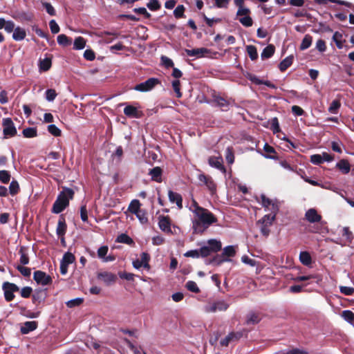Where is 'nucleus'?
<instances>
[{
  "instance_id": "f257e3e1",
  "label": "nucleus",
  "mask_w": 354,
  "mask_h": 354,
  "mask_svg": "<svg viewBox=\"0 0 354 354\" xmlns=\"http://www.w3.org/2000/svg\"><path fill=\"white\" fill-rule=\"evenodd\" d=\"M189 209L197 217V219L192 220L194 233H203L210 225L216 223L218 221L213 213L207 209L199 206L194 198H192V204L189 207Z\"/></svg>"
},
{
  "instance_id": "f03ea898",
  "label": "nucleus",
  "mask_w": 354,
  "mask_h": 354,
  "mask_svg": "<svg viewBox=\"0 0 354 354\" xmlns=\"http://www.w3.org/2000/svg\"><path fill=\"white\" fill-rule=\"evenodd\" d=\"M74 194L75 192L71 188L62 187V190L53 205L51 212L53 214H59L63 212L69 205L70 200L73 198Z\"/></svg>"
},
{
  "instance_id": "7ed1b4c3",
  "label": "nucleus",
  "mask_w": 354,
  "mask_h": 354,
  "mask_svg": "<svg viewBox=\"0 0 354 354\" xmlns=\"http://www.w3.org/2000/svg\"><path fill=\"white\" fill-rule=\"evenodd\" d=\"M229 306V304L224 299L210 300L203 306V310L207 313H214L217 311H225Z\"/></svg>"
},
{
  "instance_id": "20e7f679",
  "label": "nucleus",
  "mask_w": 354,
  "mask_h": 354,
  "mask_svg": "<svg viewBox=\"0 0 354 354\" xmlns=\"http://www.w3.org/2000/svg\"><path fill=\"white\" fill-rule=\"evenodd\" d=\"M160 84V81L156 77H150L146 81L136 84L133 89L139 92H148L155 88L156 86Z\"/></svg>"
},
{
  "instance_id": "39448f33",
  "label": "nucleus",
  "mask_w": 354,
  "mask_h": 354,
  "mask_svg": "<svg viewBox=\"0 0 354 354\" xmlns=\"http://www.w3.org/2000/svg\"><path fill=\"white\" fill-rule=\"evenodd\" d=\"M207 103L213 107L219 108L222 111H227L230 108V103L228 100L216 94H214L212 99L207 101Z\"/></svg>"
},
{
  "instance_id": "423d86ee",
  "label": "nucleus",
  "mask_w": 354,
  "mask_h": 354,
  "mask_svg": "<svg viewBox=\"0 0 354 354\" xmlns=\"http://www.w3.org/2000/svg\"><path fill=\"white\" fill-rule=\"evenodd\" d=\"M3 133L5 138L16 136L17 131L15 125L10 118H3L2 121Z\"/></svg>"
},
{
  "instance_id": "0eeeda50",
  "label": "nucleus",
  "mask_w": 354,
  "mask_h": 354,
  "mask_svg": "<svg viewBox=\"0 0 354 354\" xmlns=\"http://www.w3.org/2000/svg\"><path fill=\"white\" fill-rule=\"evenodd\" d=\"M4 298L6 301H11L15 298V292L19 291V288L13 283L6 281L2 285Z\"/></svg>"
},
{
  "instance_id": "6e6552de",
  "label": "nucleus",
  "mask_w": 354,
  "mask_h": 354,
  "mask_svg": "<svg viewBox=\"0 0 354 354\" xmlns=\"http://www.w3.org/2000/svg\"><path fill=\"white\" fill-rule=\"evenodd\" d=\"M33 279L36 281L37 283L41 284L42 286H47L53 282L51 277L41 270H37L34 272Z\"/></svg>"
},
{
  "instance_id": "1a4fd4ad",
  "label": "nucleus",
  "mask_w": 354,
  "mask_h": 354,
  "mask_svg": "<svg viewBox=\"0 0 354 354\" xmlns=\"http://www.w3.org/2000/svg\"><path fill=\"white\" fill-rule=\"evenodd\" d=\"M97 277L99 280L102 281L106 286L114 283L117 279L115 274L106 271L99 272Z\"/></svg>"
},
{
  "instance_id": "9d476101",
  "label": "nucleus",
  "mask_w": 354,
  "mask_h": 354,
  "mask_svg": "<svg viewBox=\"0 0 354 354\" xmlns=\"http://www.w3.org/2000/svg\"><path fill=\"white\" fill-rule=\"evenodd\" d=\"M198 179L200 182L205 185L207 189L212 194H214L216 189V185L214 180L210 176H205L203 174H201L198 176Z\"/></svg>"
},
{
  "instance_id": "9b49d317",
  "label": "nucleus",
  "mask_w": 354,
  "mask_h": 354,
  "mask_svg": "<svg viewBox=\"0 0 354 354\" xmlns=\"http://www.w3.org/2000/svg\"><path fill=\"white\" fill-rule=\"evenodd\" d=\"M242 336V332H231L224 339L221 340L220 344L223 346H227L230 342L239 340Z\"/></svg>"
},
{
  "instance_id": "f8f14e48",
  "label": "nucleus",
  "mask_w": 354,
  "mask_h": 354,
  "mask_svg": "<svg viewBox=\"0 0 354 354\" xmlns=\"http://www.w3.org/2000/svg\"><path fill=\"white\" fill-rule=\"evenodd\" d=\"M305 218L311 223H318L322 220V216L314 208H310L306 212Z\"/></svg>"
},
{
  "instance_id": "ddd939ff",
  "label": "nucleus",
  "mask_w": 354,
  "mask_h": 354,
  "mask_svg": "<svg viewBox=\"0 0 354 354\" xmlns=\"http://www.w3.org/2000/svg\"><path fill=\"white\" fill-rule=\"evenodd\" d=\"M124 113L131 118H140L142 116V113L133 105H127L124 109Z\"/></svg>"
},
{
  "instance_id": "4468645a",
  "label": "nucleus",
  "mask_w": 354,
  "mask_h": 354,
  "mask_svg": "<svg viewBox=\"0 0 354 354\" xmlns=\"http://www.w3.org/2000/svg\"><path fill=\"white\" fill-rule=\"evenodd\" d=\"M158 226L160 229L165 232H171V223L169 218L165 216H159Z\"/></svg>"
},
{
  "instance_id": "2eb2a0df",
  "label": "nucleus",
  "mask_w": 354,
  "mask_h": 354,
  "mask_svg": "<svg viewBox=\"0 0 354 354\" xmlns=\"http://www.w3.org/2000/svg\"><path fill=\"white\" fill-rule=\"evenodd\" d=\"M168 198L171 203L176 204L179 209L183 208V197L180 194L169 190L168 192Z\"/></svg>"
},
{
  "instance_id": "dca6fc26",
  "label": "nucleus",
  "mask_w": 354,
  "mask_h": 354,
  "mask_svg": "<svg viewBox=\"0 0 354 354\" xmlns=\"http://www.w3.org/2000/svg\"><path fill=\"white\" fill-rule=\"evenodd\" d=\"M208 162L211 167L221 171L223 173H225L226 170L223 165L222 158L215 156L209 157L208 159Z\"/></svg>"
},
{
  "instance_id": "f3484780",
  "label": "nucleus",
  "mask_w": 354,
  "mask_h": 354,
  "mask_svg": "<svg viewBox=\"0 0 354 354\" xmlns=\"http://www.w3.org/2000/svg\"><path fill=\"white\" fill-rule=\"evenodd\" d=\"M47 293L46 290L37 289L35 290L32 296V300L34 304H41L44 302L46 298Z\"/></svg>"
},
{
  "instance_id": "a211bd4d",
  "label": "nucleus",
  "mask_w": 354,
  "mask_h": 354,
  "mask_svg": "<svg viewBox=\"0 0 354 354\" xmlns=\"http://www.w3.org/2000/svg\"><path fill=\"white\" fill-rule=\"evenodd\" d=\"M185 52L189 57H201L205 53L209 52V50L205 48L185 49Z\"/></svg>"
},
{
  "instance_id": "6ab92c4d",
  "label": "nucleus",
  "mask_w": 354,
  "mask_h": 354,
  "mask_svg": "<svg viewBox=\"0 0 354 354\" xmlns=\"http://www.w3.org/2000/svg\"><path fill=\"white\" fill-rule=\"evenodd\" d=\"M162 173V170L160 167H155L149 170V175L151 176V178L152 180L156 181L157 183H161Z\"/></svg>"
},
{
  "instance_id": "aec40b11",
  "label": "nucleus",
  "mask_w": 354,
  "mask_h": 354,
  "mask_svg": "<svg viewBox=\"0 0 354 354\" xmlns=\"http://www.w3.org/2000/svg\"><path fill=\"white\" fill-rule=\"evenodd\" d=\"M66 229H67V225L66 223L65 218L62 215L59 217V218L58 220V223H57V227L56 229L57 235L58 236H64V234H66Z\"/></svg>"
},
{
  "instance_id": "412c9836",
  "label": "nucleus",
  "mask_w": 354,
  "mask_h": 354,
  "mask_svg": "<svg viewBox=\"0 0 354 354\" xmlns=\"http://www.w3.org/2000/svg\"><path fill=\"white\" fill-rule=\"evenodd\" d=\"M26 36V32L25 29L21 28L20 26H17L15 28V30L12 33V39L15 41H22L25 39Z\"/></svg>"
},
{
  "instance_id": "4be33fe9",
  "label": "nucleus",
  "mask_w": 354,
  "mask_h": 354,
  "mask_svg": "<svg viewBox=\"0 0 354 354\" xmlns=\"http://www.w3.org/2000/svg\"><path fill=\"white\" fill-rule=\"evenodd\" d=\"M37 327V323L36 322H26L24 325L21 327V333L22 334H28L31 331L35 330Z\"/></svg>"
},
{
  "instance_id": "5701e85b",
  "label": "nucleus",
  "mask_w": 354,
  "mask_h": 354,
  "mask_svg": "<svg viewBox=\"0 0 354 354\" xmlns=\"http://www.w3.org/2000/svg\"><path fill=\"white\" fill-rule=\"evenodd\" d=\"M261 317L258 313L250 312L247 315L245 323L247 325H254L261 321Z\"/></svg>"
},
{
  "instance_id": "b1692460",
  "label": "nucleus",
  "mask_w": 354,
  "mask_h": 354,
  "mask_svg": "<svg viewBox=\"0 0 354 354\" xmlns=\"http://www.w3.org/2000/svg\"><path fill=\"white\" fill-rule=\"evenodd\" d=\"M336 167L342 174H344L349 173V171L351 170V165H350L348 161L345 159H342L338 162H337Z\"/></svg>"
},
{
  "instance_id": "393cba45",
  "label": "nucleus",
  "mask_w": 354,
  "mask_h": 354,
  "mask_svg": "<svg viewBox=\"0 0 354 354\" xmlns=\"http://www.w3.org/2000/svg\"><path fill=\"white\" fill-rule=\"evenodd\" d=\"M207 245L208 246L212 253L220 251L222 248L221 242L214 239L208 240Z\"/></svg>"
},
{
  "instance_id": "a878e982",
  "label": "nucleus",
  "mask_w": 354,
  "mask_h": 354,
  "mask_svg": "<svg viewBox=\"0 0 354 354\" xmlns=\"http://www.w3.org/2000/svg\"><path fill=\"white\" fill-rule=\"evenodd\" d=\"M232 260L229 258L225 257L224 255L221 253V254H216L212 259L209 260L207 264H214L215 266H220L223 262H230Z\"/></svg>"
},
{
  "instance_id": "bb28decb",
  "label": "nucleus",
  "mask_w": 354,
  "mask_h": 354,
  "mask_svg": "<svg viewBox=\"0 0 354 354\" xmlns=\"http://www.w3.org/2000/svg\"><path fill=\"white\" fill-rule=\"evenodd\" d=\"M294 56L292 55L286 57L279 64V68L281 72L285 71L289 68L293 62Z\"/></svg>"
},
{
  "instance_id": "cd10ccee",
  "label": "nucleus",
  "mask_w": 354,
  "mask_h": 354,
  "mask_svg": "<svg viewBox=\"0 0 354 354\" xmlns=\"http://www.w3.org/2000/svg\"><path fill=\"white\" fill-rule=\"evenodd\" d=\"M275 48L272 44H270L263 48L261 57L263 59L270 58L274 53Z\"/></svg>"
},
{
  "instance_id": "c85d7f7f",
  "label": "nucleus",
  "mask_w": 354,
  "mask_h": 354,
  "mask_svg": "<svg viewBox=\"0 0 354 354\" xmlns=\"http://www.w3.org/2000/svg\"><path fill=\"white\" fill-rule=\"evenodd\" d=\"M299 261L304 266H310L312 263V258L310 253L306 251L301 252L299 254Z\"/></svg>"
},
{
  "instance_id": "c756f323",
  "label": "nucleus",
  "mask_w": 354,
  "mask_h": 354,
  "mask_svg": "<svg viewBox=\"0 0 354 354\" xmlns=\"http://www.w3.org/2000/svg\"><path fill=\"white\" fill-rule=\"evenodd\" d=\"M333 41L335 43L338 49H342L344 47L343 43L345 40H342V34L338 31H335L332 37Z\"/></svg>"
},
{
  "instance_id": "7c9ffc66",
  "label": "nucleus",
  "mask_w": 354,
  "mask_h": 354,
  "mask_svg": "<svg viewBox=\"0 0 354 354\" xmlns=\"http://www.w3.org/2000/svg\"><path fill=\"white\" fill-rule=\"evenodd\" d=\"M141 203H140L139 200L138 199H133L130 203L128 210L131 212L133 214H136L138 212H139L140 209Z\"/></svg>"
},
{
  "instance_id": "2f4dec72",
  "label": "nucleus",
  "mask_w": 354,
  "mask_h": 354,
  "mask_svg": "<svg viewBox=\"0 0 354 354\" xmlns=\"http://www.w3.org/2000/svg\"><path fill=\"white\" fill-rule=\"evenodd\" d=\"M313 37L310 35H306L303 38L301 43L300 44V50H304L307 48H308L312 44Z\"/></svg>"
},
{
  "instance_id": "473e14b6",
  "label": "nucleus",
  "mask_w": 354,
  "mask_h": 354,
  "mask_svg": "<svg viewBox=\"0 0 354 354\" xmlns=\"http://www.w3.org/2000/svg\"><path fill=\"white\" fill-rule=\"evenodd\" d=\"M22 133L25 138H32L37 136V131L35 127H28L23 130Z\"/></svg>"
},
{
  "instance_id": "72a5a7b5",
  "label": "nucleus",
  "mask_w": 354,
  "mask_h": 354,
  "mask_svg": "<svg viewBox=\"0 0 354 354\" xmlns=\"http://www.w3.org/2000/svg\"><path fill=\"white\" fill-rule=\"evenodd\" d=\"M201 16L202 17V18L206 22V24L209 27H213L214 23H219V22L222 21L221 18H216V17L209 18L203 12L201 13Z\"/></svg>"
},
{
  "instance_id": "f704fd0d",
  "label": "nucleus",
  "mask_w": 354,
  "mask_h": 354,
  "mask_svg": "<svg viewBox=\"0 0 354 354\" xmlns=\"http://www.w3.org/2000/svg\"><path fill=\"white\" fill-rule=\"evenodd\" d=\"M51 59L46 57L44 59L39 60V69L43 71H47L51 66Z\"/></svg>"
},
{
  "instance_id": "c9c22d12",
  "label": "nucleus",
  "mask_w": 354,
  "mask_h": 354,
  "mask_svg": "<svg viewBox=\"0 0 354 354\" xmlns=\"http://www.w3.org/2000/svg\"><path fill=\"white\" fill-rule=\"evenodd\" d=\"M86 45V40L82 37H77L75 39L73 48L75 50H82Z\"/></svg>"
},
{
  "instance_id": "e433bc0d",
  "label": "nucleus",
  "mask_w": 354,
  "mask_h": 354,
  "mask_svg": "<svg viewBox=\"0 0 354 354\" xmlns=\"http://www.w3.org/2000/svg\"><path fill=\"white\" fill-rule=\"evenodd\" d=\"M263 150L266 153V154H264L263 156L266 158L275 160L277 158L274 156L270 155L271 153H275V150L274 147L269 145L268 143H266L263 147Z\"/></svg>"
},
{
  "instance_id": "4c0bfd02",
  "label": "nucleus",
  "mask_w": 354,
  "mask_h": 354,
  "mask_svg": "<svg viewBox=\"0 0 354 354\" xmlns=\"http://www.w3.org/2000/svg\"><path fill=\"white\" fill-rule=\"evenodd\" d=\"M57 41L59 45L62 46H68L71 44V39L66 35L61 34L57 36Z\"/></svg>"
},
{
  "instance_id": "58836bf2",
  "label": "nucleus",
  "mask_w": 354,
  "mask_h": 354,
  "mask_svg": "<svg viewBox=\"0 0 354 354\" xmlns=\"http://www.w3.org/2000/svg\"><path fill=\"white\" fill-rule=\"evenodd\" d=\"M275 218V214H268L265 215L261 220H259V223H261V224H267L268 226H270L272 225Z\"/></svg>"
},
{
  "instance_id": "ea45409f",
  "label": "nucleus",
  "mask_w": 354,
  "mask_h": 354,
  "mask_svg": "<svg viewBox=\"0 0 354 354\" xmlns=\"http://www.w3.org/2000/svg\"><path fill=\"white\" fill-rule=\"evenodd\" d=\"M222 254L225 257H232L236 254V250L234 245H227L223 250Z\"/></svg>"
},
{
  "instance_id": "a19ab883",
  "label": "nucleus",
  "mask_w": 354,
  "mask_h": 354,
  "mask_svg": "<svg viewBox=\"0 0 354 354\" xmlns=\"http://www.w3.org/2000/svg\"><path fill=\"white\" fill-rule=\"evenodd\" d=\"M75 256L72 253L66 252V253H64L62 259L60 262L68 266L69 264L73 263L75 261Z\"/></svg>"
},
{
  "instance_id": "79ce46f5",
  "label": "nucleus",
  "mask_w": 354,
  "mask_h": 354,
  "mask_svg": "<svg viewBox=\"0 0 354 354\" xmlns=\"http://www.w3.org/2000/svg\"><path fill=\"white\" fill-rule=\"evenodd\" d=\"M247 53L251 60H255L258 57V53L257 48L254 46L249 45L246 47Z\"/></svg>"
},
{
  "instance_id": "37998d69",
  "label": "nucleus",
  "mask_w": 354,
  "mask_h": 354,
  "mask_svg": "<svg viewBox=\"0 0 354 354\" xmlns=\"http://www.w3.org/2000/svg\"><path fill=\"white\" fill-rule=\"evenodd\" d=\"M341 106V104L338 100H334L328 107V112L333 114H337L339 109Z\"/></svg>"
},
{
  "instance_id": "c03bdc74",
  "label": "nucleus",
  "mask_w": 354,
  "mask_h": 354,
  "mask_svg": "<svg viewBox=\"0 0 354 354\" xmlns=\"http://www.w3.org/2000/svg\"><path fill=\"white\" fill-rule=\"evenodd\" d=\"M116 241L118 243L131 245L133 243V239L126 234H121L118 236Z\"/></svg>"
},
{
  "instance_id": "a18cd8bd",
  "label": "nucleus",
  "mask_w": 354,
  "mask_h": 354,
  "mask_svg": "<svg viewBox=\"0 0 354 354\" xmlns=\"http://www.w3.org/2000/svg\"><path fill=\"white\" fill-rule=\"evenodd\" d=\"M141 259L140 263L143 265V267L147 269L150 268V266L149 264V261L150 260V256L147 252H143L140 254Z\"/></svg>"
},
{
  "instance_id": "49530a36",
  "label": "nucleus",
  "mask_w": 354,
  "mask_h": 354,
  "mask_svg": "<svg viewBox=\"0 0 354 354\" xmlns=\"http://www.w3.org/2000/svg\"><path fill=\"white\" fill-rule=\"evenodd\" d=\"M19 191V185L16 180H12L10 183L9 192L12 196L17 194Z\"/></svg>"
},
{
  "instance_id": "de8ad7c7",
  "label": "nucleus",
  "mask_w": 354,
  "mask_h": 354,
  "mask_svg": "<svg viewBox=\"0 0 354 354\" xmlns=\"http://www.w3.org/2000/svg\"><path fill=\"white\" fill-rule=\"evenodd\" d=\"M135 215L142 224H145L148 222V218L145 210L140 209Z\"/></svg>"
},
{
  "instance_id": "09e8293b",
  "label": "nucleus",
  "mask_w": 354,
  "mask_h": 354,
  "mask_svg": "<svg viewBox=\"0 0 354 354\" xmlns=\"http://www.w3.org/2000/svg\"><path fill=\"white\" fill-rule=\"evenodd\" d=\"M185 287L188 290L194 293H198L200 292V289L198 287L196 282L194 281H188L186 283Z\"/></svg>"
},
{
  "instance_id": "8fccbe9b",
  "label": "nucleus",
  "mask_w": 354,
  "mask_h": 354,
  "mask_svg": "<svg viewBox=\"0 0 354 354\" xmlns=\"http://www.w3.org/2000/svg\"><path fill=\"white\" fill-rule=\"evenodd\" d=\"M225 159L228 164H232L234 162V155L232 147H227L225 149Z\"/></svg>"
},
{
  "instance_id": "3c124183",
  "label": "nucleus",
  "mask_w": 354,
  "mask_h": 354,
  "mask_svg": "<svg viewBox=\"0 0 354 354\" xmlns=\"http://www.w3.org/2000/svg\"><path fill=\"white\" fill-rule=\"evenodd\" d=\"M342 317L350 324L354 322V313L349 310H345L342 312Z\"/></svg>"
},
{
  "instance_id": "603ef678",
  "label": "nucleus",
  "mask_w": 354,
  "mask_h": 354,
  "mask_svg": "<svg viewBox=\"0 0 354 354\" xmlns=\"http://www.w3.org/2000/svg\"><path fill=\"white\" fill-rule=\"evenodd\" d=\"M171 85H172L173 89L176 93V96L178 98L181 97L182 93H181L180 88V81L178 80H175L172 81Z\"/></svg>"
},
{
  "instance_id": "864d4df0",
  "label": "nucleus",
  "mask_w": 354,
  "mask_h": 354,
  "mask_svg": "<svg viewBox=\"0 0 354 354\" xmlns=\"http://www.w3.org/2000/svg\"><path fill=\"white\" fill-rule=\"evenodd\" d=\"M147 7L151 11H156L160 8L161 5L158 0H150Z\"/></svg>"
},
{
  "instance_id": "5fc2aeb1",
  "label": "nucleus",
  "mask_w": 354,
  "mask_h": 354,
  "mask_svg": "<svg viewBox=\"0 0 354 354\" xmlns=\"http://www.w3.org/2000/svg\"><path fill=\"white\" fill-rule=\"evenodd\" d=\"M185 6L183 5H178L174 10V15L176 18H183L185 15Z\"/></svg>"
},
{
  "instance_id": "6e6d98bb",
  "label": "nucleus",
  "mask_w": 354,
  "mask_h": 354,
  "mask_svg": "<svg viewBox=\"0 0 354 354\" xmlns=\"http://www.w3.org/2000/svg\"><path fill=\"white\" fill-rule=\"evenodd\" d=\"M48 131L51 135L55 137L60 136L62 133L61 130L55 124H49L48 126Z\"/></svg>"
},
{
  "instance_id": "4d7b16f0",
  "label": "nucleus",
  "mask_w": 354,
  "mask_h": 354,
  "mask_svg": "<svg viewBox=\"0 0 354 354\" xmlns=\"http://www.w3.org/2000/svg\"><path fill=\"white\" fill-rule=\"evenodd\" d=\"M239 21L245 27H250L253 24L252 19L248 15L240 17Z\"/></svg>"
},
{
  "instance_id": "13d9d810",
  "label": "nucleus",
  "mask_w": 354,
  "mask_h": 354,
  "mask_svg": "<svg viewBox=\"0 0 354 354\" xmlns=\"http://www.w3.org/2000/svg\"><path fill=\"white\" fill-rule=\"evenodd\" d=\"M308 351L304 349L300 348H292L288 351H280L279 354H307Z\"/></svg>"
},
{
  "instance_id": "bf43d9fd",
  "label": "nucleus",
  "mask_w": 354,
  "mask_h": 354,
  "mask_svg": "<svg viewBox=\"0 0 354 354\" xmlns=\"http://www.w3.org/2000/svg\"><path fill=\"white\" fill-rule=\"evenodd\" d=\"M270 124H271V129L272 130L274 133H277L280 132L281 129H280L279 123V120H278L277 118L274 117V118H272Z\"/></svg>"
},
{
  "instance_id": "052dcab7",
  "label": "nucleus",
  "mask_w": 354,
  "mask_h": 354,
  "mask_svg": "<svg viewBox=\"0 0 354 354\" xmlns=\"http://www.w3.org/2000/svg\"><path fill=\"white\" fill-rule=\"evenodd\" d=\"M10 180V174L7 170L0 171V181L2 183H8Z\"/></svg>"
},
{
  "instance_id": "680f3d73",
  "label": "nucleus",
  "mask_w": 354,
  "mask_h": 354,
  "mask_svg": "<svg viewBox=\"0 0 354 354\" xmlns=\"http://www.w3.org/2000/svg\"><path fill=\"white\" fill-rule=\"evenodd\" d=\"M45 95H46V100L47 101L53 102L57 96V93H56L55 90L50 88V89H47L46 91Z\"/></svg>"
},
{
  "instance_id": "e2e57ef3",
  "label": "nucleus",
  "mask_w": 354,
  "mask_h": 354,
  "mask_svg": "<svg viewBox=\"0 0 354 354\" xmlns=\"http://www.w3.org/2000/svg\"><path fill=\"white\" fill-rule=\"evenodd\" d=\"M261 205L265 208V210L267 211L268 207L272 204V200L267 198L265 194H261Z\"/></svg>"
},
{
  "instance_id": "0e129e2a",
  "label": "nucleus",
  "mask_w": 354,
  "mask_h": 354,
  "mask_svg": "<svg viewBox=\"0 0 354 354\" xmlns=\"http://www.w3.org/2000/svg\"><path fill=\"white\" fill-rule=\"evenodd\" d=\"M19 253L20 254V259H19L20 263L22 265H27V264H28V263H29V258H28V255L24 252L23 247H21L20 248Z\"/></svg>"
},
{
  "instance_id": "69168bd1",
  "label": "nucleus",
  "mask_w": 354,
  "mask_h": 354,
  "mask_svg": "<svg viewBox=\"0 0 354 354\" xmlns=\"http://www.w3.org/2000/svg\"><path fill=\"white\" fill-rule=\"evenodd\" d=\"M16 268L23 276L26 277H28L31 274V270L29 268L17 266Z\"/></svg>"
},
{
  "instance_id": "338daca9",
  "label": "nucleus",
  "mask_w": 354,
  "mask_h": 354,
  "mask_svg": "<svg viewBox=\"0 0 354 354\" xmlns=\"http://www.w3.org/2000/svg\"><path fill=\"white\" fill-rule=\"evenodd\" d=\"M42 5L48 15L50 16H55L56 15L54 7L50 3L44 2Z\"/></svg>"
},
{
  "instance_id": "774afa93",
  "label": "nucleus",
  "mask_w": 354,
  "mask_h": 354,
  "mask_svg": "<svg viewBox=\"0 0 354 354\" xmlns=\"http://www.w3.org/2000/svg\"><path fill=\"white\" fill-rule=\"evenodd\" d=\"M340 292L346 296L352 295L354 292V288L348 286H340Z\"/></svg>"
}]
</instances>
